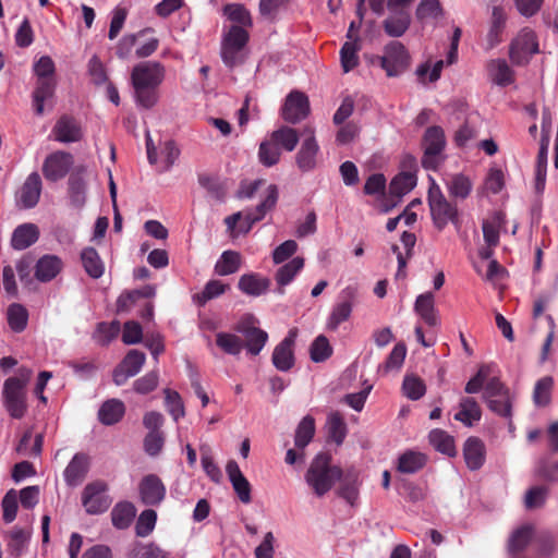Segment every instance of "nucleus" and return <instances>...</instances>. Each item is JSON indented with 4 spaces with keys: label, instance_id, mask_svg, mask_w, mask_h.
I'll use <instances>...</instances> for the list:
<instances>
[{
    "label": "nucleus",
    "instance_id": "nucleus-1",
    "mask_svg": "<svg viewBox=\"0 0 558 558\" xmlns=\"http://www.w3.org/2000/svg\"><path fill=\"white\" fill-rule=\"evenodd\" d=\"M331 460L328 452H319L305 473V482L316 497L325 496L342 476V469L332 464Z\"/></svg>",
    "mask_w": 558,
    "mask_h": 558
},
{
    "label": "nucleus",
    "instance_id": "nucleus-2",
    "mask_svg": "<svg viewBox=\"0 0 558 558\" xmlns=\"http://www.w3.org/2000/svg\"><path fill=\"white\" fill-rule=\"evenodd\" d=\"M33 376V371L21 366L16 376L9 377L3 384V402L13 418H22L27 410L26 386Z\"/></svg>",
    "mask_w": 558,
    "mask_h": 558
},
{
    "label": "nucleus",
    "instance_id": "nucleus-3",
    "mask_svg": "<svg viewBox=\"0 0 558 558\" xmlns=\"http://www.w3.org/2000/svg\"><path fill=\"white\" fill-rule=\"evenodd\" d=\"M427 202L435 228L442 231L451 222L457 229L461 226L459 209L456 204L449 202L438 185L429 189Z\"/></svg>",
    "mask_w": 558,
    "mask_h": 558
},
{
    "label": "nucleus",
    "instance_id": "nucleus-4",
    "mask_svg": "<svg viewBox=\"0 0 558 558\" xmlns=\"http://www.w3.org/2000/svg\"><path fill=\"white\" fill-rule=\"evenodd\" d=\"M422 146L424 148L423 168L436 171L444 161L442 151L446 147L444 130L438 125L427 128L422 140Z\"/></svg>",
    "mask_w": 558,
    "mask_h": 558
},
{
    "label": "nucleus",
    "instance_id": "nucleus-5",
    "mask_svg": "<svg viewBox=\"0 0 558 558\" xmlns=\"http://www.w3.org/2000/svg\"><path fill=\"white\" fill-rule=\"evenodd\" d=\"M538 40L534 31L522 28L511 40L509 58L514 65H526L532 56L538 53Z\"/></svg>",
    "mask_w": 558,
    "mask_h": 558
},
{
    "label": "nucleus",
    "instance_id": "nucleus-6",
    "mask_svg": "<svg viewBox=\"0 0 558 558\" xmlns=\"http://www.w3.org/2000/svg\"><path fill=\"white\" fill-rule=\"evenodd\" d=\"M256 323L257 319L252 314H247L234 327L235 331L243 335V348L252 355H258L268 340V333L256 327Z\"/></svg>",
    "mask_w": 558,
    "mask_h": 558
},
{
    "label": "nucleus",
    "instance_id": "nucleus-7",
    "mask_svg": "<svg viewBox=\"0 0 558 558\" xmlns=\"http://www.w3.org/2000/svg\"><path fill=\"white\" fill-rule=\"evenodd\" d=\"M380 66L390 77L403 73L410 65V54L400 41H390L384 48V54L379 58Z\"/></svg>",
    "mask_w": 558,
    "mask_h": 558
},
{
    "label": "nucleus",
    "instance_id": "nucleus-8",
    "mask_svg": "<svg viewBox=\"0 0 558 558\" xmlns=\"http://www.w3.org/2000/svg\"><path fill=\"white\" fill-rule=\"evenodd\" d=\"M108 485L101 480L88 483L82 493V505L89 514L106 512L111 506L112 499L106 494Z\"/></svg>",
    "mask_w": 558,
    "mask_h": 558
},
{
    "label": "nucleus",
    "instance_id": "nucleus-9",
    "mask_svg": "<svg viewBox=\"0 0 558 558\" xmlns=\"http://www.w3.org/2000/svg\"><path fill=\"white\" fill-rule=\"evenodd\" d=\"M301 135L304 136V140L295 155V163L302 172H310L318 165L320 147L315 137L314 128L305 126Z\"/></svg>",
    "mask_w": 558,
    "mask_h": 558
},
{
    "label": "nucleus",
    "instance_id": "nucleus-10",
    "mask_svg": "<svg viewBox=\"0 0 558 558\" xmlns=\"http://www.w3.org/2000/svg\"><path fill=\"white\" fill-rule=\"evenodd\" d=\"M310 111L308 97L300 90H292L287 95L280 113L286 122L296 124L307 118Z\"/></svg>",
    "mask_w": 558,
    "mask_h": 558
},
{
    "label": "nucleus",
    "instance_id": "nucleus-11",
    "mask_svg": "<svg viewBox=\"0 0 558 558\" xmlns=\"http://www.w3.org/2000/svg\"><path fill=\"white\" fill-rule=\"evenodd\" d=\"M146 362L144 352L130 350L120 364L113 369L112 378L117 386L124 385L130 377L137 375Z\"/></svg>",
    "mask_w": 558,
    "mask_h": 558
},
{
    "label": "nucleus",
    "instance_id": "nucleus-12",
    "mask_svg": "<svg viewBox=\"0 0 558 558\" xmlns=\"http://www.w3.org/2000/svg\"><path fill=\"white\" fill-rule=\"evenodd\" d=\"M165 69L159 62H141L133 68V86L157 88L163 80Z\"/></svg>",
    "mask_w": 558,
    "mask_h": 558
},
{
    "label": "nucleus",
    "instance_id": "nucleus-13",
    "mask_svg": "<svg viewBox=\"0 0 558 558\" xmlns=\"http://www.w3.org/2000/svg\"><path fill=\"white\" fill-rule=\"evenodd\" d=\"M357 289L349 286L340 293V301L333 306L327 322L329 330H337L339 325L347 322L352 313V307L356 301Z\"/></svg>",
    "mask_w": 558,
    "mask_h": 558
},
{
    "label": "nucleus",
    "instance_id": "nucleus-14",
    "mask_svg": "<svg viewBox=\"0 0 558 558\" xmlns=\"http://www.w3.org/2000/svg\"><path fill=\"white\" fill-rule=\"evenodd\" d=\"M279 198V190L276 184L268 185L265 198L254 208L247 209L244 214L245 227H242L244 233L250 232L253 225L263 220L266 214L272 210Z\"/></svg>",
    "mask_w": 558,
    "mask_h": 558
},
{
    "label": "nucleus",
    "instance_id": "nucleus-15",
    "mask_svg": "<svg viewBox=\"0 0 558 558\" xmlns=\"http://www.w3.org/2000/svg\"><path fill=\"white\" fill-rule=\"evenodd\" d=\"M296 335L298 330L295 328L290 329L288 336L274 349L271 361L274 366L280 372H288L294 366L293 345Z\"/></svg>",
    "mask_w": 558,
    "mask_h": 558
},
{
    "label": "nucleus",
    "instance_id": "nucleus-16",
    "mask_svg": "<svg viewBox=\"0 0 558 558\" xmlns=\"http://www.w3.org/2000/svg\"><path fill=\"white\" fill-rule=\"evenodd\" d=\"M72 165L73 156L59 150L47 156L43 165V173L47 180L56 182L66 175Z\"/></svg>",
    "mask_w": 558,
    "mask_h": 558
},
{
    "label": "nucleus",
    "instance_id": "nucleus-17",
    "mask_svg": "<svg viewBox=\"0 0 558 558\" xmlns=\"http://www.w3.org/2000/svg\"><path fill=\"white\" fill-rule=\"evenodd\" d=\"M41 190L40 175L32 172L16 193V204L24 209L34 208L39 202Z\"/></svg>",
    "mask_w": 558,
    "mask_h": 558
},
{
    "label": "nucleus",
    "instance_id": "nucleus-18",
    "mask_svg": "<svg viewBox=\"0 0 558 558\" xmlns=\"http://www.w3.org/2000/svg\"><path fill=\"white\" fill-rule=\"evenodd\" d=\"M90 469V457L85 452L73 456L63 471V478L68 486L76 487L86 478Z\"/></svg>",
    "mask_w": 558,
    "mask_h": 558
},
{
    "label": "nucleus",
    "instance_id": "nucleus-19",
    "mask_svg": "<svg viewBox=\"0 0 558 558\" xmlns=\"http://www.w3.org/2000/svg\"><path fill=\"white\" fill-rule=\"evenodd\" d=\"M138 490L142 502L147 506H158L166 497V486L155 474L144 476Z\"/></svg>",
    "mask_w": 558,
    "mask_h": 558
},
{
    "label": "nucleus",
    "instance_id": "nucleus-20",
    "mask_svg": "<svg viewBox=\"0 0 558 558\" xmlns=\"http://www.w3.org/2000/svg\"><path fill=\"white\" fill-rule=\"evenodd\" d=\"M340 483L337 495L344 499L349 505L355 506L360 494V476L355 469L342 470V476L338 480Z\"/></svg>",
    "mask_w": 558,
    "mask_h": 558
},
{
    "label": "nucleus",
    "instance_id": "nucleus-21",
    "mask_svg": "<svg viewBox=\"0 0 558 558\" xmlns=\"http://www.w3.org/2000/svg\"><path fill=\"white\" fill-rule=\"evenodd\" d=\"M226 472L240 501L243 504H250L252 500V486L241 472L236 461H228Z\"/></svg>",
    "mask_w": 558,
    "mask_h": 558
},
{
    "label": "nucleus",
    "instance_id": "nucleus-22",
    "mask_svg": "<svg viewBox=\"0 0 558 558\" xmlns=\"http://www.w3.org/2000/svg\"><path fill=\"white\" fill-rule=\"evenodd\" d=\"M463 457L470 470H480L486 459V448L483 440L474 436L469 437L463 446Z\"/></svg>",
    "mask_w": 558,
    "mask_h": 558
},
{
    "label": "nucleus",
    "instance_id": "nucleus-23",
    "mask_svg": "<svg viewBox=\"0 0 558 558\" xmlns=\"http://www.w3.org/2000/svg\"><path fill=\"white\" fill-rule=\"evenodd\" d=\"M39 239V228L35 223L26 222L17 226L11 236V246L14 250L22 251Z\"/></svg>",
    "mask_w": 558,
    "mask_h": 558
},
{
    "label": "nucleus",
    "instance_id": "nucleus-24",
    "mask_svg": "<svg viewBox=\"0 0 558 558\" xmlns=\"http://www.w3.org/2000/svg\"><path fill=\"white\" fill-rule=\"evenodd\" d=\"M270 283L268 278L256 272H250L240 277L238 288L246 295L259 296L268 291Z\"/></svg>",
    "mask_w": 558,
    "mask_h": 558
},
{
    "label": "nucleus",
    "instance_id": "nucleus-25",
    "mask_svg": "<svg viewBox=\"0 0 558 558\" xmlns=\"http://www.w3.org/2000/svg\"><path fill=\"white\" fill-rule=\"evenodd\" d=\"M507 15L500 5H495L492 11L490 26L486 36V49H493L502 40Z\"/></svg>",
    "mask_w": 558,
    "mask_h": 558
},
{
    "label": "nucleus",
    "instance_id": "nucleus-26",
    "mask_svg": "<svg viewBox=\"0 0 558 558\" xmlns=\"http://www.w3.org/2000/svg\"><path fill=\"white\" fill-rule=\"evenodd\" d=\"M63 267L60 257L56 255H44L35 265V277L41 282L51 281L56 278Z\"/></svg>",
    "mask_w": 558,
    "mask_h": 558
},
{
    "label": "nucleus",
    "instance_id": "nucleus-27",
    "mask_svg": "<svg viewBox=\"0 0 558 558\" xmlns=\"http://www.w3.org/2000/svg\"><path fill=\"white\" fill-rule=\"evenodd\" d=\"M53 134L58 142L72 143L82 137L81 128L77 122L68 116H62L53 126Z\"/></svg>",
    "mask_w": 558,
    "mask_h": 558
},
{
    "label": "nucleus",
    "instance_id": "nucleus-28",
    "mask_svg": "<svg viewBox=\"0 0 558 558\" xmlns=\"http://www.w3.org/2000/svg\"><path fill=\"white\" fill-rule=\"evenodd\" d=\"M304 267V258L298 256L292 258L287 264L278 268L275 275V280L278 284L276 292L280 295L284 294V287L292 282L295 276Z\"/></svg>",
    "mask_w": 558,
    "mask_h": 558
},
{
    "label": "nucleus",
    "instance_id": "nucleus-29",
    "mask_svg": "<svg viewBox=\"0 0 558 558\" xmlns=\"http://www.w3.org/2000/svg\"><path fill=\"white\" fill-rule=\"evenodd\" d=\"M414 311L428 326L438 325V313L435 307V296L432 292H425L416 298Z\"/></svg>",
    "mask_w": 558,
    "mask_h": 558
},
{
    "label": "nucleus",
    "instance_id": "nucleus-30",
    "mask_svg": "<svg viewBox=\"0 0 558 558\" xmlns=\"http://www.w3.org/2000/svg\"><path fill=\"white\" fill-rule=\"evenodd\" d=\"M411 25V15L407 10H400L390 15L383 22L385 33L390 37L403 36Z\"/></svg>",
    "mask_w": 558,
    "mask_h": 558
},
{
    "label": "nucleus",
    "instance_id": "nucleus-31",
    "mask_svg": "<svg viewBox=\"0 0 558 558\" xmlns=\"http://www.w3.org/2000/svg\"><path fill=\"white\" fill-rule=\"evenodd\" d=\"M488 76L498 86H508L514 82V72L504 59H494L487 63Z\"/></svg>",
    "mask_w": 558,
    "mask_h": 558
},
{
    "label": "nucleus",
    "instance_id": "nucleus-32",
    "mask_svg": "<svg viewBox=\"0 0 558 558\" xmlns=\"http://www.w3.org/2000/svg\"><path fill=\"white\" fill-rule=\"evenodd\" d=\"M125 413V405L119 399L105 401L98 411V420L101 424L110 426L119 423Z\"/></svg>",
    "mask_w": 558,
    "mask_h": 558
},
{
    "label": "nucleus",
    "instance_id": "nucleus-33",
    "mask_svg": "<svg viewBox=\"0 0 558 558\" xmlns=\"http://www.w3.org/2000/svg\"><path fill=\"white\" fill-rule=\"evenodd\" d=\"M54 90V78H37L36 87L33 93V105L36 114L41 116L44 113V104L53 96Z\"/></svg>",
    "mask_w": 558,
    "mask_h": 558
},
{
    "label": "nucleus",
    "instance_id": "nucleus-34",
    "mask_svg": "<svg viewBox=\"0 0 558 558\" xmlns=\"http://www.w3.org/2000/svg\"><path fill=\"white\" fill-rule=\"evenodd\" d=\"M460 410L454 414V420L466 426H472L473 422H478L482 417V410L475 398L463 397L459 403Z\"/></svg>",
    "mask_w": 558,
    "mask_h": 558
},
{
    "label": "nucleus",
    "instance_id": "nucleus-35",
    "mask_svg": "<svg viewBox=\"0 0 558 558\" xmlns=\"http://www.w3.org/2000/svg\"><path fill=\"white\" fill-rule=\"evenodd\" d=\"M269 136L276 143L280 150L293 151L300 141V133L288 125H282L272 131Z\"/></svg>",
    "mask_w": 558,
    "mask_h": 558
},
{
    "label": "nucleus",
    "instance_id": "nucleus-36",
    "mask_svg": "<svg viewBox=\"0 0 558 558\" xmlns=\"http://www.w3.org/2000/svg\"><path fill=\"white\" fill-rule=\"evenodd\" d=\"M242 265V256L239 252L228 250L222 252L215 264V274L218 276H229L239 271Z\"/></svg>",
    "mask_w": 558,
    "mask_h": 558
},
{
    "label": "nucleus",
    "instance_id": "nucleus-37",
    "mask_svg": "<svg viewBox=\"0 0 558 558\" xmlns=\"http://www.w3.org/2000/svg\"><path fill=\"white\" fill-rule=\"evenodd\" d=\"M82 171L81 168L72 173L68 183L70 202L76 208H81L86 201V183L82 177Z\"/></svg>",
    "mask_w": 558,
    "mask_h": 558
},
{
    "label": "nucleus",
    "instance_id": "nucleus-38",
    "mask_svg": "<svg viewBox=\"0 0 558 558\" xmlns=\"http://www.w3.org/2000/svg\"><path fill=\"white\" fill-rule=\"evenodd\" d=\"M425 464V454L413 450H408L399 457L397 470L400 473L413 474L422 470Z\"/></svg>",
    "mask_w": 558,
    "mask_h": 558
},
{
    "label": "nucleus",
    "instance_id": "nucleus-39",
    "mask_svg": "<svg viewBox=\"0 0 558 558\" xmlns=\"http://www.w3.org/2000/svg\"><path fill=\"white\" fill-rule=\"evenodd\" d=\"M85 271L94 279L100 278L105 272V264L94 247H85L81 253Z\"/></svg>",
    "mask_w": 558,
    "mask_h": 558
},
{
    "label": "nucleus",
    "instance_id": "nucleus-40",
    "mask_svg": "<svg viewBox=\"0 0 558 558\" xmlns=\"http://www.w3.org/2000/svg\"><path fill=\"white\" fill-rule=\"evenodd\" d=\"M136 509L133 504L123 501L117 504L111 511L113 526L120 530L129 527L135 518Z\"/></svg>",
    "mask_w": 558,
    "mask_h": 558
},
{
    "label": "nucleus",
    "instance_id": "nucleus-41",
    "mask_svg": "<svg viewBox=\"0 0 558 558\" xmlns=\"http://www.w3.org/2000/svg\"><path fill=\"white\" fill-rule=\"evenodd\" d=\"M258 161L267 168L276 166L281 158L280 147L272 142L271 137L268 135L264 138L258 147L257 153Z\"/></svg>",
    "mask_w": 558,
    "mask_h": 558
},
{
    "label": "nucleus",
    "instance_id": "nucleus-42",
    "mask_svg": "<svg viewBox=\"0 0 558 558\" xmlns=\"http://www.w3.org/2000/svg\"><path fill=\"white\" fill-rule=\"evenodd\" d=\"M361 49L360 39L345 41L340 49V61L344 73L352 71L359 65L357 52Z\"/></svg>",
    "mask_w": 558,
    "mask_h": 558
},
{
    "label": "nucleus",
    "instance_id": "nucleus-43",
    "mask_svg": "<svg viewBox=\"0 0 558 558\" xmlns=\"http://www.w3.org/2000/svg\"><path fill=\"white\" fill-rule=\"evenodd\" d=\"M429 442L430 445L439 452L444 453V454H447L449 457H454L457 451H456V446H454V439L452 436H450L449 434H447L445 430L442 429H433L430 433H429Z\"/></svg>",
    "mask_w": 558,
    "mask_h": 558
},
{
    "label": "nucleus",
    "instance_id": "nucleus-44",
    "mask_svg": "<svg viewBox=\"0 0 558 558\" xmlns=\"http://www.w3.org/2000/svg\"><path fill=\"white\" fill-rule=\"evenodd\" d=\"M533 532V526L529 524L514 530L508 541L509 553L515 555L522 551L532 539Z\"/></svg>",
    "mask_w": 558,
    "mask_h": 558
},
{
    "label": "nucleus",
    "instance_id": "nucleus-45",
    "mask_svg": "<svg viewBox=\"0 0 558 558\" xmlns=\"http://www.w3.org/2000/svg\"><path fill=\"white\" fill-rule=\"evenodd\" d=\"M416 185V174L413 171H402L390 182V193L401 197L412 191Z\"/></svg>",
    "mask_w": 558,
    "mask_h": 558
},
{
    "label": "nucleus",
    "instance_id": "nucleus-46",
    "mask_svg": "<svg viewBox=\"0 0 558 558\" xmlns=\"http://www.w3.org/2000/svg\"><path fill=\"white\" fill-rule=\"evenodd\" d=\"M407 355V345L403 342H398L384 364L379 365L378 373L386 375L391 371L400 369L403 365Z\"/></svg>",
    "mask_w": 558,
    "mask_h": 558
},
{
    "label": "nucleus",
    "instance_id": "nucleus-47",
    "mask_svg": "<svg viewBox=\"0 0 558 558\" xmlns=\"http://www.w3.org/2000/svg\"><path fill=\"white\" fill-rule=\"evenodd\" d=\"M229 289V286L220 280H209L203 291L193 296L198 306H204L211 299L218 298Z\"/></svg>",
    "mask_w": 558,
    "mask_h": 558
},
{
    "label": "nucleus",
    "instance_id": "nucleus-48",
    "mask_svg": "<svg viewBox=\"0 0 558 558\" xmlns=\"http://www.w3.org/2000/svg\"><path fill=\"white\" fill-rule=\"evenodd\" d=\"M315 434V421L306 415L302 418L295 430L294 442L299 449H304L313 439Z\"/></svg>",
    "mask_w": 558,
    "mask_h": 558
},
{
    "label": "nucleus",
    "instance_id": "nucleus-49",
    "mask_svg": "<svg viewBox=\"0 0 558 558\" xmlns=\"http://www.w3.org/2000/svg\"><path fill=\"white\" fill-rule=\"evenodd\" d=\"M216 345L227 354L239 355L243 349V340L234 333L218 332Z\"/></svg>",
    "mask_w": 558,
    "mask_h": 558
},
{
    "label": "nucleus",
    "instance_id": "nucleus-50",
    "mask_svg": "<svg viewBox=\"0 0 558 558\" xmlns=\"http://www.w3.org/2000/svg\"><path fill=\"white\" fill-rule=\"evenodd\" d=\"M449 195L454 198L465 199L472 191V182L464 174H454L447 182Z\"/></svg>",
    "mask_w": 558,
    "mask_h": 558
},
{
    "label": "nucleus",
    "instance_id": "nucleus-51",
    "mask_svg": "<svg viewBox=\"0 0 558 558\" xmlns=\"http://www.w3.org/2000/svg\"><path fill=\"white\" fill-rule=\"evenodd\" d=\"M554 379L551 376H544L538 379L533 390V401L537 407H545L550 402Z\"/></svg>",
    "mask_w": 558,
    "mask_h": 558
},
{
    "label": "nucleus",
    "instance_id": "nucleus-52",
    "mask_svg": "<svg viewBox=\"0 0 558 558\" xmlns=\"http://www.w3.org/2000/svg\"><path fill=\"white\" fill-rule=\"evenodd\" d=\"M28 313L21 304H12L8 310V323L10 328L15 332H21L26 328Z\"/></svg>",
    "mask_w": 558,
    "mask_h": 558
},
{
    "label": "nucleus",
    "instance_id": "nucleus-53",
    "mask_svg": "<svg viewBox=\"0 0 558 558\" xmlns=\"http://www.w3.org/2000/svg\"><path fill=\"white\" fill-rule=\"evenodd\" d=\"M444 13L439 0H422L415 11V16L420 22L432 19H438Z\"/></svg>",
    "mask_w": 558,
    "mask_h": 558
},
{
    "label": "nucleus",
    "instance_id": "nucleus-54",
    "mask_svg": "<svg viewBox=\"0 0 558 558\" xmlns=\"http://www.w3.org/2000/svg\"><path fill=\"white\" fill-rule=\"evenodd\" d=\"M327 426L328 437L337 445H341L347 435V425L340 413L335 412L330 414L327 421Z\"/></svg>",
    "mask_w": 558,
    "mask_h": 558
},
{
    "label": "nucleus",
    "instance_id": "nucleus-55",
    "mask_svg": "<svg viewBox=\"0 0 558 558\" xmlns=\"http://www.w3.org/2000/svg\"><path fill=\"white\" fill-rule=\"evenodd\" d=\"M120 324L118 322L99 323L94 333V339L100 345H108L119 333Z\"/></svg>",
    "mask_w": 558,
    "mask_h": 558
},
{
    "label": "nucleus",
    "instance_id": "nucleus-56",
    "mask_svg": "<svg viewBox=\"0 0 558 558\" xmlns=\"http://www.w3.org/2000/svg\"><path fill=\"white\" fill-rule=\"evenodd\" d=\"M29 536L28 531L21 527H13L10 532V541L8 544L11 555L20 557L28 543Z\"/></svg>",
    "mask_w": 558,
    "mask_h": 558
},
{
    "label": "nucleus",
    "instance_id": "nucleus-57",
    "mask_svg": "<svg viewBox=\"0 0 558 558\" xmlns=\"http://www.w3.org/2000/svg\"><path fill=\"white\" fill-rule=\"evenodd\" d=\"M493 372L490 364H483L478 367L476 374L466 383L464 391L466 393H477L481 391Z\"/></svg>",
    "mask_w": 558,
    "mask_h": 558
},
{
    "label": "nucleus",
    "instance_id": "nucleus-58",
    "mask_svg": "<svg viewBox=\"0 0 558 558\" xmlns=\"http://www.w3.org/2000/svg\"><path fill=\"white\" fill-rule=\"evenodd\" d=\"M163 393L167 410L173 417V420L177 422L179 418L185 415L182 398L177 391L171 390L169 388H166L163 390Z\"/></svg>",
    "mask_w": 558,
    "mask_h": 558
},
{
    "label": "nucleus",
    "instance_id": "nucleus-59",
    "mask_svg": "<svg viewBox=\"0 0 558 558\" xmlns=\"http://www.w3.org/2000/svg\"><path fill=\"white\" fill-rule=\"evenodd\" d=\"M223 13L229 20L239 23L241 27H251L253 24L250 12L242 4H226Z\"/></svg>",
    "mask_w": 558,
    "mask_h": 558
},
{
    "label": "nucleus",
    "instance_id": "nucleus-60",
    "mask_svg": "<svg viewBox=\"0 0 558 558\" xmlns=\"http://www.w3.org/2000/svg\"><path fill=\"white\" fill-rule=\"evenodd\" d=\"M157 521V513L153 509L144 510L135 524V533L140 537L148 536L155 529Z\"/></svg>",
    "mask_w": 558,
    "mask_h": 558
},
{
    "label": "nucleus",
    "instance_id": "nucleus-61",
    "mask_svg": "<svg viewBox=\"0 0 558 558\" xmlns=\"http://www.w3.org/2000/svg\"><path fill=\"white\" fill-rule=\"evenodd\" d=\"M248 33L241 26L233 25L226 34L222 45L242 50L248 41Z\"/></svg>",
    "mask_w": 558,
    "mask_h": 558
},
{
    "label": "nucleus",
    "instance_id": "nucleus-62",
    "mask_svg": "<svg viewBox=\"0 0 558 558\" xmlns=\"http://www.w3.org/2000/svg\"><path fill=\"white\" fill-rule=\"evenodd\" d=\"M198 183L208 194L217 201H223L226 197V189L215 177L208 174H199Z\"/></svg>",
    "mask_w": 558,
    "mask_h": 558
},
{
    "label": "nucleus",
    "instance_id": "nucleus-63",
    "mask_svg": "<svg viewBox=\"0 0 558 558\" xmlns=\"http://www.w3.org/2000/svg\"><path fill=\"white\" fill-rule=\"evenodd\" d=\"M332 354V348L329 344L328 339L320 335L318 336L311 345V359L318 363L326 361Z\"/></svg>",
    "mask_w": 558,
    "mask_h": 558
},
{
    "label": "nucleus",
    "instance_id": "nucleus-64",
    "mask_svg": "<svg viewBox=\"0 0 558 558\" xmlns=\"http://www.w3.org/2000/svg\"><path fill=\"white\" fill-rule=\"evenodd\" d=\"M402 388L404 395L411 400L421 399L426 391L424 381L416 376H405L403 379Z\"/></svg>",
    "mask_w": 558,
    "mask_h": 558
}]
</instances>
